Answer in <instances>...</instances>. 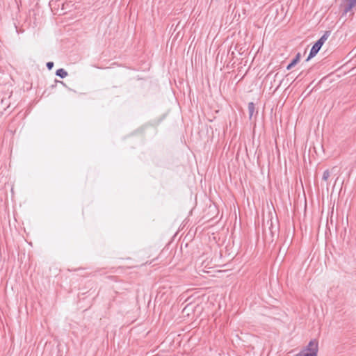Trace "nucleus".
I'll return each mask as SVG.
<instances>
[{"mask_svg":"<svg viewBox=\"0 0 356 356\" xmlns=\"http://www.w3.org/2000/svg\"><path fill=\"white\" fill-rule=\"evenodd\" d=\"M330 34V31H325V33L322 35L321 37L318 39V40L314 43L312 49H310L309 54L307 58L305 60L306 62L309 61L312 58L317 55L323 44L325 43V42L327 41Z\"/></svg>","mask_w":356,"mask_h":356,"instance_id":"nucleus-1","label":"nucleus"},{"mask_svg":"<svg viewBox=\"0 0 356 356\" xmlns=\"http://www.w3.org/2000/svg\"><path fill=\"white\" fill-rule=\"evenodd\" d=\"M318 351V343L317 340L312 339L307 346L296 353L295 356H317Z\"/></svg>","mask_w":356,"mask_h":356,"instance_id":"nucleus-2","label":"nucleus"},{"mask_svg":"<svg viewBox=\"0 0 356 356\" xmlns=\"http://www.w3.org/2000/svg\"><path fill=\"white\" fill-rule=\"evenodd\" d=\"M343 5V15H346L356 6V0H342Z\"/></svg>","mask_w":356,"mask_h":356,"instance_id":"nucleus-3","label":"nucleus"},{"mask_svg":"<svg viewBox=\"0 0 356 356\" xmlns=\"http://www.w3.org/2000/svg\"><path fill=\"white\" fill-rule=\"evenodd\" d=\"M300 56H301L300 53H298L296 54V56H295V57L293 58L291 62H290L289 64L287 65L286 70H290L294 66H296L297 65V63L300 61Z\"/></svg>","mask_w":356,"mask_h":356,"instance_id":"nucleus-4","label":"nucleus"},{"mask_svg":"<svg viewBox=\"0 0 356 356\" xmlns=\"http://www.w3.org/2000/svg\"><path fill=\"white\" fill-rule=\"evenodd\" d=\"M56 75L59 76L61 79H64L67 76L68 73L65 70H64L63 68H60L56 71Z\"/></svg>","mask_w":356,"mask_h":356,"instance_id":"nucleus-5","label":"nucleus"},{"mask_svg":"<svg viewBox=\"0 0 356 356\" xmlns=\"http://www.w3.org/2000/svg\"><path fill=\"white\" fill-rule=\"evenodd\" d=\"M254 109V104L252 102L248 104V111H249V115L250 119L252 118Z\"/></svg>","mask_w":356,"mask_h":356,"instance_id":"nucleus-6","label":"nucleus"},{"mask_svg":"<svg viewBox=\"0 0 356 356\" xmlns=\"http://www.w3.org/2000/svg\"><path fill=\"white\" fill-rule=\"evenodd\" d=\"M268 225V231H270L271 235L273 236V234L275 233V231H273V222H272V220L270 219L267 221V224Z\"/></svg>","mask_w":356,"mask_h":356,"instance_id":"nucleus-7","label":"nucleus"},{"mask_svg":"<svg viewBox=\"0 0 356 356\" xmlns=\"http://www.w3.org/2000/svg\"><path fill=\"white\" fill-rule=\"evenodd\" d=\"M330 177V172L329 170H326L323 172L322 179L324 181H327Z\"/></svg>","mask_w":356,"mask_h":356,"instance_id":"nucleus-8","label":"nucleus"},{"mask_svg":"<svg viewBox=\"0 0 356 356\" xmlns=\"http://www.w3.org/2000/svg\"><path fill=\"white\" fill-rule=\"evenodd\" d=\"M46 67L47 70H51L54 67V63L53 62H47L46 64Z\"/></svg>","mask_w":356,"mask_h":356,"instance_id":"nucleus-9","label":"nucleus"},{"mask_svg":"<svg viewBox=\"0 0 356 356\" xmlns=\"http://www.w3.org/2000/svg\"><path fill=\"white\" fill-rule=\"evenodd\" d=\"M263 231L266 232V228L265 227V225H264Z\"/></svg>","mask_w":356,"mask_h":356,"instance_id":"nucleus-10","label":"nucleus"},{"mask_svg":"<svg viewBox=\"0 0 356 356\" xmlns=\"http://www.w3.org/2000/svg\"><path fill=\"white\" fill-rule=\"evenodd\" d=\"M56 81L60 82L61 84L64 85V83L63 81Z\"/></svg>","mask_w":356,"mask_h":356,"instance_id":"nucleus-11","label":"nucleus"}]
</instances>
